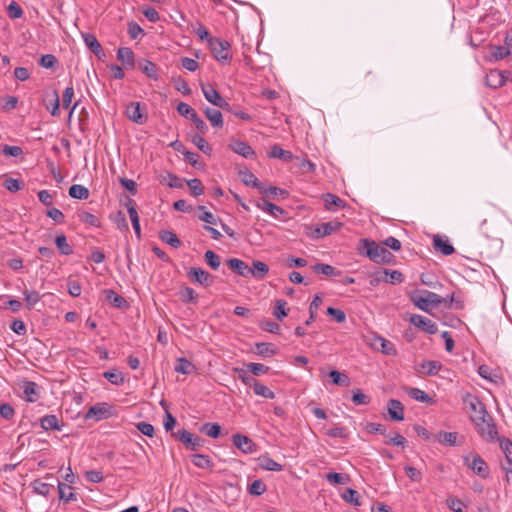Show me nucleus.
I'll list each match as a JSON object with an SVG mask.
<instances>
[{
    "label": "nucleus",
    "mask_w": 512,
    "mask_h": 512,
    "mask_svg": "<svg viewBox=\"0 0 512 512\" xmlns=\"http://www.w3.org/2000/svg\"><path fill=\"white\" fill-rule=\"evenodd\" d=\"M247 370L255 376L266 374L269 371V367L260 363H248L246 365Z\"/></svg>",
    "instance_id": "obj_63"
},
{
    "label": "nucleus",
    "mask_w": 512,
    "mask_h": 512,
    "mask_svg": "<svg viewBox=\"0 0 512 512\" xmlns=\"http://www.w3.org/2000/svg\"><path fill=\"white\" fill-rule=\"evenodd\" d=\"M458 438V433L456 432H444L440 431L435 434L434 441H437L442 444H446L449 446H455Z\"/></svg>",
    "instance_id": "obj_25"
},
{
    "label": "nucleus",
    "mask_w": 512,
    "mask_h": 512,
    "mask_svg": "<svg viewBox=\"0 0 512 512\" xmlns=\"http://www.w3.org/2000/svg\"><path fill=\"white\" fill-rule=\"evenodd\" d=\"M3 186L10 192H18L23 188V182L15 178H6L3 182Z\"/></svg>",
    "instance_id": "obj_56"
},
{
    "label": "nucleus",
    "mask_w": 512,
    "mask_h": 512,
    "mask_svg": "<svg viewBox=\"0 0 512 512\" xmlns=\"http://www.w3.org/2000/svg\"><path fill=\"white\" fill-rule=\"evenodd\" d=\"M377 343L380 344V349H381V352L386 354V355H395L396 354V349H395V346L393 343H391L390 341L382 338V337H378L375 341V346L377 345Z\"/></svg>",
    "instance_id": "obj_49"
},
{
    "label": "nucleus",
    "mask_w": 512,
    "mask_h": 512,
    "mask_svg": "<svg viewBox=\"0 0 512 512\" xmlns=\"http://www.w3.org/2000/svg\"><path fill=\"white\" fill-rule=\"evenodd\" d=\"M422 368L426 374L436 375L441 369V364L438 361H427L422 364Z\"/></svg>",
    "instance_id": "obj_64"
},
{
    "label": "nucleus",
    "mask_w": 512,
    "mask_h": 512,
    "mask_svg": "<svg viewBox=\"0 0 512 512\" xmlns=\"http://www.w3.org/2000/svg\"><path fill=\"white\" fill-rule=\"evenodd\" d=\"M78 216H79V219L84 223L90 224L91 226H94V227L100 226V220L90 212L81 211L78 214Z\"/></svg>",
    "instance_id": "obj_60"
},
{
    "label": "nucleus",
    "mask_w": 512,
    "mask_h": 512,
    "mask_svg": "<svg viewBox=\"0 0 512 512\" xmlns=\"http://www.w3.org/2000/svg\"><path fill=\"white\" fill-rule=\"evenodd\" d=\"M206 263L213 269L217 270L221 264V259L218 254L212 250H207L204 254Z\"/></svg>",
    "instance_id": "obj_50"
},
{
    "label": "nucleus",
    "mask_w": 512,
    "mask_h": 512,
    "mask_svg": "<svg viewBox=\"0 0 512 512\" xmlns=\"http://www.w3.org/2000/svg\"><path fill=\"white\" fill-rule=\"evenodd\" d=\"M490 50H491V55L495 60L504 59L505 57H507L508 55L511 54L509 51V48L505 47L504 45L503 46L493 45V46H491Z\"/></svg>",
    "instance_id": "obj_58"
},
{
    "label": "nucleus",
    "mask_w": 512,
    "mask_h": 512,
    "mask_svg": "<svg viewBox=\"0 0 512 512\" xmlns=\"http://www.w3.org/2000/svg\"><path fill=\"white\" fill-rule=\"evenodd\" d=\"M472 422L475 424L479 435L488 442H494L497 438L498 431L491 415L487 412L485 416L474 418Z\"/></svg>",
    "instance_id": "obj_3"
},
{
    "label": "nucleus",
    "mask_w": 512,
    "mask_h": 512,
    "mask_svg": "<svg viewBox=\"0 0 512 512\" xmlns=\"http://www.w3.org/2000/svg\"><path fill=\"white\" fill-rule=\"evenodd\" d=\"M69 195L75 199H87L89 197V190L79 184H74L69 188Z\"/></svg>",
    "instance_id": "obj_41"
},
{
    "label": "nucleus",
    "mask_w": 512,
    "mask_h": 512,
    "mask_svg": "<svg viewBox=\"0 0 512 512\" xmlns=\"http://www.w3.org/2000/svg\"><path fill=\"white\" fill-rule=\"evenodd\" d=\"M111 415L112 413L110 412V408L107 407L105 403H98L89 408L85 417L87 419L93 418L96 421H100L103 419H107Z\"/></svg>",
    "instance_id": "obj_12"
},
{
    "label": "nucleus",
    "mask_w": 512,
    "mask_h": 512,
    "mask_svg": "<svg viewBox=\"0 0 512 512\" xmlns=\"http://www.w3.org/2000/svg\"><path fill=\"white\" fill-rule=\"evenodd\" d=\"M192 462L195 466L202 469H211L213 467V461L208 455L194 454L191 456Z\"/></svg>",
    "instance_id": "obj_35"
},
{
    "label": "nucleus",
    "mask_w": 512,
    "mask_h": 512,
    "mask_svg": "<svg viewBox=\"0 0 512 512\" xmlns=\"http://www.w3.org/2000/svg\"><path fill=\"white\" fill-rule=\"evenodd\" d=\"M321 225V234L325 236H329L332 233L336 232L342 224L340 222H325Z\"/></svg>",
    "instance_id": "obj_62"
},
{
    "label": "nucleus",
    "mask_w": 512,
    "mask_h": 512,
    "mask_svg": "<svg viewBox=\"0 0 512 512\" xmlns=\"http://www.w3.org/2000/svg\"><path fill=\"white\" fill-rule=\"evenodd\" d=\"M58 492L60 500H64L65 502L76 500V494L73 492V488L68 484L59 482Z\"/></svg>",
    "instance_id": "obj_33"
},
{
    "label": "nucleus",
    "mask_w": 512,
    "mask_h": 512,
    "mask_svg": "<svg viewBox=\"0 0 512 512\" xmlns=\"http://www.w3.org/2000/svg\"><path fill=\"white\" fill-rule=\"evenodd\" d=\"M359 251L375 263H390L394 257L385 247L369 239L360 241Z\"/></svg>",
    "instance_id": "obj_1"
},
{
    "label": "nucleus",
    "mask_w": 512,
    "mask_h": 512,
    "mask_svg": "<svg viewBox=\"0 0 512 512\" xmlns=\"http://www.w3.org/2000/svg\"><path fill=\"white\" fill-rule=\"evenodd\" d=\"M197 210L201 212V214L198 215L199 220L212 225L217 224V222L219 221V219L215 215L206 210L205 206L199 205L197 207Z\"/></svg>",
    "instance_id": "obj_47"
},
{
    "label": "nucleus",
    "mask_w": 512,
    "mask_h": 512,
    "mask_svg": "<svg viewBox=\"0 0 512 512\" xmlns=\"http://www.w3.org/2000/svg\"><path fill=\"white\" fill-rule=\"evenodd\" d=\"M410 300L417 308L425 312L430 311V306L437 307L446 301L443 297L428 290L414 292L410 296Z\"/></svg>",
    "instance_id": "obj_2"
},
{
    "label": "nucleus",
    "mask_w": 512,
    "mask_h": 512,
    "mask_svg": "<svg viewBox=\"0 0 512 512\" xmlns=\"http://www.w3.org/2000/svg\"><path fill=\"white\" fill-rule=\"evenodd\" d=\"M191 141L204 154H206V155H210L211 154L212 147L209 145V143L199 133H195L194 135H192Z\"/></svg>",
    "instance_id": "obj_37"
},
{
    "label": "nucleus",
    "mask_w": 512,
    "mask_h": 512,
    "mask_svg": "<svg viewBox=\"0 0 512 512\" xmlns=\"http://www.w3.org/2000/svg\"><path fill=\"white\" fill-rule=\"evenodd\" d=\"M55 244L63 255H70L73 253L72 247L68 244L67 238L64 234L58 235L55 238Z\"/></svg>",
    "instance_id": "obj_45"
},
{
    "label": "nucleus",
    "mask_w": 512,
    "mask_h": 512,
    "mask_svg": "<svg viewBox=\"0 0 512 512\" xmlns=\"http://www.w3.org/2000/svg\"><path fill=\"white\" fill-rule=\"evenodd\" d=\"M388 414L393 421L404 420V407L399 400L390 399L388 401Z\"/></svg>",
    "instance_id": "obj_16"
},
{
    "label": "nucleus",
    "mask_w": 512,
    "mask_h": 512,
    "mask_svg": "<svg viewBox=\"0 0 512 512\" xmlns=\"http://www.w3.org/2000/svg\"><path fill=\"white\" fill-rule=\"evenodd\" d=\"M229 268L243 277L249 276L250 267L243 261L237 258H230L226 261Z\"/></svg>",
    "instance_id": "obj_20"
},
{
    "label": "nucleus",
    "mask_w": 512,
    "mask_h": 512,
    "mask_svg": "<svg viewBox=\"0 0 512 512\" xmlns=\"http://www.w3.org/2000/svg\"><path fill=\"white\" fill-rule=\"evenodd\" d=\"M342 498L350 503V504H353L354 506H360L361 505V501H360V495L359 493L352 489V488H348L342 495Z\"/></svg>",
    "instance_id": "obj_52"
},
{
    "label": "nucleus",
    "mask_w": 512,
    "mask_h": 512,
    "mask_svg": "<svg viewBox=\"0 0 512 512\" xmlns=\"http://www.w3.org/2000/svg\"><path fill=\"white\" fill-rule=\"evenodd\" d=\"M159 238L173 248H179L181 246L180 239L173 231L161 230L159 232Z\"/></svg>",
    "instance_id": "obj_26"
},
{
    "label": "nucleus",
    "mask_w": 512,
    "mask_h": 512,
    "mask_svg": "<svg viewBox=\"0 0 512 512\" xmlns=\"http://www.w3.org/2000/svg\"><path fill=\"white\" fill-rule=\"evenodd\" d=\"M287 302L285 300H277L275 303V308L273 311V315L279 320L282 321L284 317L287 316L286 310Z\"/></svg>",
    "instance_id": "obj_57"
},
{
    "label": "nucleus",
    "mask_w": 512,
    "mask_h": 512,
    "mask_svg": "<svg viewBox=\"0 0 512 512\" xmlns=\"http://www.w3.org/2000/svg\"><path fill=\"white\" fill-rule=\"evenodd\" d=\"M352 394V401L355 405H367L370 402V397L360 389L353 390Z\"/></svg>",
    "instance_id": "obj_61"
},
{
    "label": "nucleus",
    "mask_w": 512,
    "mask_h": 512,
    "mask_svg": "<svg viewBox=\"0 0 512 512\" xmlns=\"http://www.w3.org/2000/svg\"><path fill=\"white\" fill-rule=\"evenodd\" d=\"M326 479L332 484H347L350 480V477L346 474L331 472L326 475Z\"/></svg>",
    "instance_id": "obj_54"
},
{
    "label": "nucleus",
    "mask_w": 512,
    "mask_h": 512,
    "mask_svg": "<svg viewBox=\"0 0 512 512\" xmlns=\"http://www.w3.org/2000/svg\"><path fill=\"white\" fill-rule=\"evenodd\" d=\"M329 376L332 382L338 386L348 387L351 383L350 378L346 374L341 373L338 370L330 371Z\"/></svg>",
    "instance_id": "obj_39"
},
{
    "label": "nucleus",
    "mask_w": 512,
    "mask_h": 512,
    "mask_svg": "<svg viewBox=\"0 0 512 512\" xmlns=\"http://www.w3.org/2000/svg\"><path fill=\"white\" fill-rule=\"evenodd\" d=\"M103 376L114 385H121L124 383L125 379L121 372L119 371H106Z\"/></svg>",
    "instance_id": "obj_55"
},
{
    "label": "nucleus",
    "mask_w": 512,
    "mask_h": 512,
    "mask_svg": "<svg viewBox=\"0 0 512 512\" xmlns=\"http://www.w3.org/2000/svg\"><path fill=\"white\" fill-rule=\"evenodd\" d=\"M204 114L213 127L221 128L224 124L222 113L219 110L207 107Z\"/></svg>",
    "instance_id": "obj_24"
},
{
    "label": "nucleus",
    "mask_w": 512,
    "mask_h": 512,
    "mask_svg": "<svg viewBox=\"0 0 512 512\" xmlns=\"http://www.w3.org/2000/svg\"><path fill=\"white\" fill-rule=\"evenodd\" d=\"M179 295H180V297H181L183 302H186V303H190V302L196 303L197 295H196L195 291L191 287L185 286V287L181 288L180 291H179Z\"/></svg>",
    "instance_id": "obj_53"
},
{
    "label": "nucleus",
    "mask_w": 512,
    "mask_h": 512,
    "mask_svg": "<svg viewBox=\"0 0 512 512\" xmlns=\"http://www.w3.org/2000/svg\"><path fill=\"white\" fill-rule=\"evenodd\" d=\"M125 115L127 118L139 125L147 122V115L142 112L141 105L139 102H130L126 106Z\"/></svg>",
    "instance_id": "obj_8"
},
{
    "label": "nucleus",
    "mask_w": 512,
    "mask_h": 512,
    "mask_svg": "<svg viewBox=\"0 0 512 512\" xmlns=\"http://www.w3.org/2000/svg\"><path fill=\"white\" fill-rule=\"evenodd\" d=\"M201 432L211 438H218L221 434V426L218 423H205L201 427Z\"/></svg>",
    "instance_id": "obj_44"
},
{
    "label": "nucleus",
    "mask_w": 512,
    "mask_h": 512,
    "mask_svg": "<svg viewBox=\"0 0 512 512\" xmlns=\"http://www.w3.org/2000/svg\"><path fill=\"white\" fill-rule=\"evenodd\" d=\"M177 437L187 449L194 451L202 447L204 441L202 438L195 436L186 429L179 430L177 432Z\"/></svg>",
    "instance_id": "obj_9"
},
{
    "label": "nucleus",
    "mask_w": 512,
    "mask_h": 512,
    "mask_svg": "<svg viewBox=\"0 0 512 512\" xmlns=\"http://www.w3.org/2000/svg\"><path fill=\"white\" fill-rule=\"evenodd\" d=\"M37 384L32 381H25L23 384V391L26 397V401L35 402L37 401L39 394L37 392Z\"/></svg>",
    "instance_id": "obj_29"
},
{
    "label": "nucleus",
    "mask_w": 512,
    "mask_h": 512,
    "mask_svg": "<svg viewBox=\"0 0 512 512\" xmlns=\"http://www.w3.org/2000/svg\"><path fill=\"white\" fill-rule=\"evenodd\" d=\"M500 442V447L506 455V461L508 466L504 467L507 473H512V460L510 454H512V441L506 438H496Z\"/></svg>",
    "instance_id": "obj_22"
},
{
    "label": "nucleus",
    "mask_w": 512,
    "mask_h": 512,
    "mask_svg": "<svg viewBox=\"0 0 512 512\" xmlns=\"http://www.w3.org/2000/svg\"><path fill=\"white\" fill-rule=\"evenodd\" d=\"M485 83L488 87L496 89L504 85L505 77L499 70H491L485 77Z\"/></svg>",
    "instance_id": "obj_19"
},
{
    "label": "nucleus",
    "mask_w": 512,
    "mask_h": 512,
    "mask_svg": "<svg viewBox=\"0 0 512 512\" xmlns=\"http://www.w3.org/2000/svg\"><path fill=\"white\" fill-rule=\"evenodd\" d=\"M256 353L263 357H271L277 353L273 345L266 342H259L255 344Z\"/></svg>",
    "instance_id": "obj_40"
},
{
    "label": "nucleus",
    "mask_w": 512,
    "mask_h": 512,
    "mask_svg": "<svg viewBox=\"0 0 512 512\" xmlns=\"http://www.w3.org/2000/svg\"><path fill=\"white\" fill-rule=\"evenodd\" d=\"M265 192H260L261 194L265 195L266 197L276 198L277 196H280L282 199H285L289 196L288 191L278 188L276 186H264Z\"/></svg>",
    "instance_id": "obj_46"
},
{
    "label": "nucleus",
    "mask_w": 512,
    "mask_h": 512,
    "mask_svg": "<svg viewBox=\"0 0 512 512\" xmlns=\"http://www.w3.org/2000/svg\"><path fill=\"white\" fill-rule=\"evenodd\" d=\"M209 48L213 56L220 62H228L232 58L231 45L228 41L220 38L209 39Z\"/></svg>",
    "instance_id": "obj_4"
},
{
    "label": "nucleus",
    "mask_w": 512,
    "mask_h": 512,
    "mask_svg": "<svg viewBox=\"0 0 512 512\" xmlns=\"http://www.w3.org/2000/svg\"><path fill=\"white\" fill-rule=\"evenodd\" d=\"M312 269L316 273H321L326 276H338L340 275V271H337L333 266L324 263H317L312 266Z\"/></svg>",
    "instance_id": "obj_42"
},
{
    "label": "nucleus",
    "mask_w": 512,
    "mask_h": 512,
    "mask_svg": "<svg viewBox=\"0 0 512 512\" xmlns=\"http://www.w3.org/2000/svg\"><path fill=\"white\" fill-rule=\"evenodd\" d=\"M233 444L245 454H251L256 450V444L252 439L242 434L233 435Z\"/></svg>",
    "instance_id": "obj_13"
},
{
    "label": "nucleus",
    "mask_w": 512,
    "mask_h": 512,
    "mask_svg": "<svg viewBox=\"0 0 512 512\" xmlns=\"http://www.w3.org/2000/svg\"><path fill=\"white\" fill-rule=\"evenodd\" d=\"M253 391L256 395L262 396L264 398L273 399L275 398V393L270 390L267 386L257 381L253 386Z\"/></svg>",
    "instance_id": "obj_48"
},
{
    "label": "nucleus",
    "mask_w": 512,
    "mask_h": 512,
    "mask_svg": "<svg viewBox=\"0 0 512 512\" xmlns=\"http://www.w3.org/2000/svg\"><path fill=\"white\" fill-rule=\"evenodd\" d=\"M248 491L252 495L260 496L265 493L266 485L262 480L257 479L250 484Z\"/></svg>",
    "instance_id": "obj_59"
},
{
    "label": "nucleus",
    "mask_w": 512,
    "mask_h": 512,
    "mask_svg": "<svg viewBox=\"0 0 512 512\" xmlns=\"http://www.w3.org/2000/svg\"><path fill=\"white\" fill-rule=\"evenodd\" d=\"M409 321L415 327L423 330L428 334H435L438 330L437 324L435 322L418 314H412Z\"/></svg>",
    "instance_id": "obj_10"
},
{
    "label": "nucleus",
    "mask_w": 512,
    "mask_h": 512,
    "mask_svg": "<svg viewBox=\"0 0 512 512\" xmlns=\"http://www.w3.org/2000/svg\"><path fill=\"white\" fill-rule=\"evenodd\" d=\"M196 370V366L186 358L181 357L177 360V365L175 366L176 372L189 375L194 373Z\"/></svg>",
    "instance_id": "obj_28"
},
{
    "label": "nucleus",
    "mask_w": 512,
    "mask_h": 512,
    "mask_svg": "<svg viewBox=\"0 0 512 512\" xmlns=\"http://www.w3.org/2000/svg\"><path fill=\"white\" fill-rule=\"evenodd\" d=\"M408 395L416 401L432 404L433 399L423 390L419 388H409Z\"/></svg>",
    "instance_id": "obj_36"
},
{
    "label": "nucleus",
    "mask_w": 512,
    "mask_h": 512,
    "mask_svg": "<svg viewBox=\"0 0 512 512\" xmlns=\"http://www.w3.org/2000/svg\"><path fill=\"white\" fill-rule=\"evenodd\" d=\"M187 186L193 196H199L204 193V186L202 181L198 178H194L186 181Z\"/></svg>",
    "instance_id": "obj_51"
},
{
    "label": "nucleus",
    "mask_w": 512,
    "mask_h": 512,
    "mask_svg": "<svg viewBox=\"0 0 512 512\" xmlns=\"http://www.w3.org/2000/svg\"><path fill=\"white\" fill-rule=\"evenodd\" d=\"M83 39L86 46L99 58L105 57V53L102 49L101 44L97 40V38L90 33L83 34Z\"/></svg>",
    "instance_id": "obj_17"
},
{
    "label": "nucleus",
    "mask_w": 512,
    "mask_h": 512,
    "mask_svg": "<svg viewBox=\"0 0 512 512\" xmlns=\"http://www.w3.org/2000/svg\"><path fill=\"white\" fill-rule=\"evenodd\" d=\"M323 200L325 202V208L328 210H333V207H345L346 203L344 200L339 198L338 196L332 193H326L323 195Z\"/></svg>",
    "instance_id": "obj_32"
},
{
    "label": "nucleus",
    "mask_w": 512,
    "mask_h": 512,
    "mask_svg": "<svg viewBox=\"0 0 512 512\" xmlns=\"http://www.w3.org/2000/svg\"><path fill=\"white\" fill-rule=\"evenodd\" d=\"M138 67L149 78H152L154 80L158 79L157 67L153 62L149 60H143L142 62H139Z\"/></svg>",
    "instance_id": "obj_34"
},
{
    "label": "nucleus",
    "mask_w": 512,
    "mask_h": 512,
    "mask_svg": "<svg viewBox=\"0 0 512 512\" xmlns=\"http://www.w3.org/2000/svg\"><path fill=\"white\" fill-rule=\"evenodd\" d=\"M41 427L44 430H61L58 418L55 415H46L43 418H41Z\"/></svg>",
    "instance_id": "obj_43"
},
{
    "label": "nucleus",
    "mask_w": 512,
    "mask_h": 512,
    "mask_svg": "<svg viewBox=\"0 0 512 512\" xmlns=\"http://www.w3.org/2000/svg\"><path fill=\"white\" fill-rule=\"evenodd\" d=\"M201 89L204 94V97L208 102H210L214 106L220 104L223 97L211 84L201 83Z\"/></svg>",
    "instance_id": "obj_18"
},
{
    "label": "nucleus",
    "mask_w": 512,
    "mask_h": 512,
    "mask_svg": "<svg viewBox=\"0 0 512 512\" xmlns=\"http://www.w3.org/2000/svg\"><path fill=\"white\" fill-rule=\"evenodd\" d=\"M188 278L204 287H210L214 283V277L199 267H191L187 273Z\"/></svg>",
    "instance_id": "obj_5"
},
{
    "label": "nucleus",
    "mask_w": 512,
    "mask_h": 512,
    "mask_svg": "<svg viewBox=\"0 0 512 512\" xmlns=\"http://www.w3.org/2000/svg\"><path fill=\"white\" fill-rule=\"evenodd\" d=\"M256 206L263 210V211H266L268 213H270L271 215L273 216H277V214H283L284 213V210L280 207V206H277L271 202H268L266 200H262V201H258L256 203Z\"/></svg>",
    "instance_id": "obj_38"
},
{
    "label": "nucleus",
    "mask_w": 512,
    "mask_h": 512,
    "mask_svg": "<svg viewBox=\"0 0 512 512\" xmlns=\"http://www.w3.org/2000/svg\"><path fill=\"white\" fill-rule=\"evenodd\" d=\"M472 461L470 462V456L465 457L466 465L473 470L475 474L482 478H487L489 475V468L486 462L478 454L471 455Z\"/></svg>",
    "instance_id": "obj_6"
},
{
    "label": "nucleus",
    "mask_w": 512,
    "mask_h": 512,
    "mask_svg": "<svg viewBox=\"0 0 512 512\" xmlns=\"http://www.w3.org/2000/svg\"><path fill=\"white\" fill-rule=\"evenodd\" d=\"M117 59L128 68H133L135 65L134 52L131 48H119L117 52Z\"/></svg>",
    "instance_id": "obj_21"
},
{
    "label": "nucleus",
    "mask_w": 512,
    "mask_h": 512,
    "mask_svg": "<svg viewBox=\"0 0 512 512\" xmlns=\"http://www.w3.org/2000/svg\"><path fill=\"white\" fill-rule=\"evenodd\" d=\"M464 403H466L470 409V418L474 420V418L485 416L487 413L485 405L474 395L467 394L463 398Z\"/></svg>",
    "instance_id": "obj_7"
},
{
    "label": "nucleus",
    "mask_w": 512,
    "mask_h": 512,
    "mask_svg": "<svg viewBox=\"0 0 512 512\" xmlns=\"http://www.w3.org/2000/svg\"><path fill=\"white\" fill-rule=\"evenodd\" d=\"M259 466L267 471L279 472L283 470V466L278 462L274 461L268 455H263L259 458Z\"/></svg>",
    "instance_id": "obj_27"
},
{
    "label": "nucleus",
    "mask_w": 512,
    "mask_h": 512,
    "mask_svg": "<svg viewBox=\"0 0 512 512\" xmlns=\"http://www.w3.org/2000/svg\"><path fill=\"white\" fill-rule=\"evenodd\" d=\"M433 245L436 250L442 252L443 255H451L454 253V247L448 242V240L443 239L439 235H435L433 239Z\"/></svg>",
    "instance_id": "obj_23"
},
{
    "label": "nucleus",
    "mask_w": 512,
    "mask_h": 512,
    "mask_svg": "<svg viewBox=\"0 0 512 512\" xmlns=\"http://www.w3.org/2000/svg\"><path fill=\"white\" fill-rule=\"evenodd\" d=\"M269 267L262 261L255 260L253 261V267L250 268L249 275L262 279L268 273Z\"/></svg>",
    "instance_id": "obj_30"
},
{
    "label": "nucleus",
    "mask_w": 512,
    "mask_h": 512,
    "mask_svg": "<svg viewBox=\"0 0 512 512\" xmlns=\"http://www.w3.org/2000/svg\"><path fill=\"white\" fill-rule=\"evenodd\" d=\"M269 157L271 158H279L285 162H290L293 160V154L290 151L282 149L279 145L275 144L272 146L271 151L269 153Z\"/></svg>",
    "instance_id": "obj_31"
},
{
    "label": "nucleus",
    "mask_w": 512,
    "mask_h": 512,
    "mask_svg": "<svg viewBox=\"0 0 512 512\" xmlns=\"http://www.w3.org/2000/svg\"><path fill=\"white\" fill-rule=\"evenodd\" d=\"M239 177L241 181L247 185L258 189L259 192L264 191V185L257 179V177L247 168L239 170Z\"/></svg>",
    "instance_id": "obj_14"
},
{
    "label": "nucleus",
    "mask_w": 512,
    "mask_h": 512,
    "mask_svg": "<svg viewBox=\"0 0 512 512\" xmlns=\"http://www.w3.org/2000/svg\"><path fill=\"white\" fill-rule=\"evenodd\" d=\"M228 146L233 152L243 156L244 158L254 159L256 157L254 149L241 140L231 139Z\"/></svg>",
    "instance_id": "obj_11"
},
{
    "label": "nucleus",
    "mask_w": 512,
    "mask_h": 512,
    "mask_svg": "<svg viewBox=\"0 0 512 512\" xmlns=\"http://www.w3.org/2000/svg\"><path fill=\"white\" fill-rule=\"evenodd\" d=\"M103 293L105 294V299L114 307L120 309H128L130 307L129 302L124 297L118 295L114 290L106 289Z\"/></svg>",
    "instance_id": "obj_15"
}]
</instances>
